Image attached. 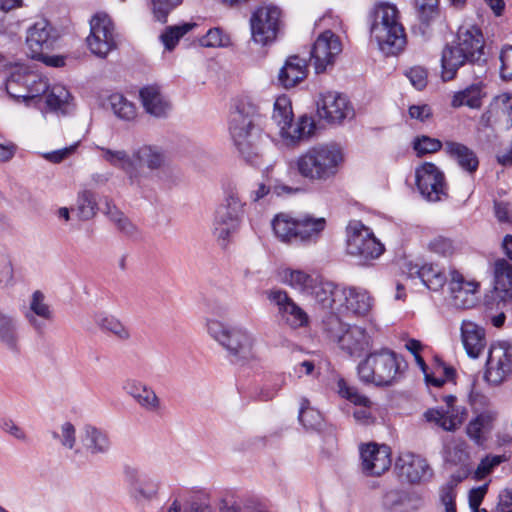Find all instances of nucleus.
Wrapping results in <instances>:
<instances>
[{
    "mask_svg": "<svg viewBox=\"0 0 512 512\" xmlns=\"http://www.w3.org/2000/svg\"><path fill=\"white\" fill-rule=\"evenodd\" d=\"M484 38L477 27L460 30L457 40L444 46L441 53V78L444 82L456 78L457 72L479 80L454 94L451 105L454 108L468 106L476 109L482 105L484 84L481 81L488 72V61L484 52Z\"/></svg>",
    "mask_w": 512,
    "mask_h": 512,
    "instance_id": "f257e3e1",
    "label": "nucleus"
},
{
    "mask_svg": "<svg viewBox=\"0 0 512 512\" xmlns=\"http://www.w3.org/2000/svg\"><path fill=\"white\" fill-rule=\"evenodd\" d=\"M259 118V108L249 98L238 99L229 118V133L233 143L245 162L253 167L262 165L257 145L261 135Z\"/></svg>",
    "mask_w": 512,
    "mask_h": 512,
    "instance_id": "f03ea898",
    "label": "nucleus"
},
{
    "mask_svg": "<svg viewBox=\"0 0 512 512\" xmlns=\"http://www.w3.org/2000/svg\"><path fill=\"white\" fill-rule=\"evenodd\" d=\"M344 157L335 144H318L297 156L289 167L311 184H324L338 173Z\"/></svg>",
    "mask_w": 512,
    "mask_h": 512,
    "instance_id": "7ed1b4c3",
    "label": "nucleus"
},
{
    "mask_svg": "<svg viewBox=\"0 0 512 512\" xmlns=\"http://www.w3.org/2000/svg\"><path fill=\"white\" fill-rule=\"evenodd\" d=\"M407 369L408 363L402 355L382 348L370 352L358 364L357 373L366 384H392L402 381Z\"/></svg>",
    "mask_w": 512,
    "mask_h": 512,
    "instance_id": "20e7f679",
    "label": "nucleus"
},
{
    "mask_svg": "<svg viewBox=\"0 0 512 512\" xmlns=\"http://www.w3.org/2000/svg\"><path fill=\"white\" fill-rule=\"evenodd\" d=\"M370 34L375 38L379 49L386 55H396L406 44L403 26L398 21L395 5L380 4L371 14Z\"/></svg>",
    "mask_w": 512,
    "mask_h": 512,
    "instance_id": "39448f33",
    "label": "nucleus"
},
{
    "mask_svg": "<svg viewBox=\"0 0 512 512\" xmlns=\"http://www.w3.org/2000/svg\"><path fill=\"white\" fill-rule=\"evenodd\" d=\"M209 335L217 341L226 351L231 363L245 362L253 359L254 338L240 327H228L217 320L207 322Z\"/></svg>",
    "mask_w": 512,
    "mask_h": 512,
    "instance_id": "423d86ee",
    "label": "nucleus"
},
{
    "mask_svg": "<svg viewBox=\"0 0 512 512\" xmlns=\"http://www.w3.org/2000/svg\"><path fill=\"white\" fill-rule=\"evenodd\" d=\"M244 203L239 197L236 188H228L225 191L223 202L217 207L213 221V234L221 246H226L230 236L240 226L243 214Z\"/></svg>",
    "mask_w": 512,
    "mask_h": 512,
    "instance_id": "0eeeda50",
    "label": "nucleus"
},
{
    "mask_svg": "<svg viewBox=\"0 0 512 512\" xmlns=\"http://www.w3.org/2000/svg\"><path fill=\"white\" fill-rule=\"evenodd\" d=\"M346 231L347 253L356 258L358 264L365 265L383 253V244L375 237L373 231L361 221H350Z\"/></svg>",
    "mask_w": 512,
    "mask_h": 512,
    "instance_id": "6e6552de",
    "label": "nucleus"
},
{
    "mask_svg": "<svg viewBox=\"0 0 512 512\" xmlns=\"http://www.w3.org/2000/svg\"><path fill=\"white\" fill-rule=\"evenodd\" d=\"M281 10L276 6H262L253 11L250 17L251 36L262 46L273 43L280 30Z\"/></svg>",
    "mask_w": 512,
    "mask_h": 512,
    "instance_id": "1a4fd4ad",
    "label": "nucleus"
},
{
    "mask_svg": "<svg viewBox=\"0 0 512 512\" xmlns=\"http://www.w3.org/2000/svg\"><path fill=\"white\" fill-rule=\"evenodd\" d=\"M5 88L10 97L29 101L45 94L49 85L39 75L17 69L6 79Z\"/></svg>",
    "mask_w": 512,
    "mask_h": 512,
    "instance_id": "9d476101",
    "label": "nucleus"
},
{
    "mask_svg": "<svg viewBox=\"0 0 512 512\" xmlns=\"http://www.w3.org/2000/svg\"><path fill=\"white\" fill-rule=\"evenodd\" d=\"M113 24L106 14L97 13L90 20V34L87 45L90 51L101 58L116 48Z\"/></svg>",
    "mask_w": 512,
    "mask_h": 512,
    "instance_id": "9b49d317",
    "label": "nucleus"
},
{
    "mask_svg": "<svg viewBox=\"0 0 512 512\" xmlns=\"http://www.w3.org/2000/svg\"><path fill=\"white\" fill-rule=\"evenodd\" d=\"M317 114L328 124H341L346 118L353 117L354 110L345 95L327 91L317 101Z\"/></svg>",
    "mask_w": 512,
    "mask_h": 512,
    "instance_id": "f8f14e48",
    "label": "nucleus"
},
{
    "mask_svg": "<svg viewBox=\"0 0 512 512\" xmlns=\"http://www.w3.org/2000/svg\"><path fill=\"white\" fill-rule=\"evenodd\" d=\"M342 51V44L338 36L331 30L322 32L314 42L310 55L313 60L315 72L323 73L329 65H333L335 57Z\"/></svg>",
    "mask_w": 512,
    "mask_h": 512,
    "instance_id": "ddd939ff",
    "label": "nucleus"
},
{
    "mask_svg": "<svg viewBox=\"0 0 512 512\" xmlns=\"http://www.w3.org/2000/svg\"><path fill=\"white\" fill-rule=\"evenodd\" d=\"M443 459L449 468H457L451 475L463 481L472 473V461L468 444L462 439H452L443 447Z\"/></svg>",
    "mask_w": 512,
    "mask_h": 512,
    "instance_id": "4468645a",
    "label": "nucleus"
},
{
    "mask_svg": "<svg viewBox=\"0 0 512 512\" xmlns=\"http://www.w3.org/2000/svg\"><path fill=\"white\" fill-rule=\"evenodd\" d=\"M58 37L57 30L46 19L35 22L27 30L26 37L31 58H39L43 52L52 50Z\"/></svg>",
    "mask_w": 512,
    "mask_h": 512,
    "instance_id": "2eb2a0df",
    "label": "nucleus"
},
{
    "mask_svg": "<svg viewBox=\"0 0 512 512\" xmlns=\"http://www.w3.org/2000/svg\"><path fill=\"white\" fill-rule=\"evenodd\" d=\"M363 472L368 476H380L391 466V449L377 443L363 444L360 447Z\"/></svg>",
    "mask_w": 512,
    "mask_h": 512,
    "instance_id": "dca6fc26",
    "label": "nucleus"
},
{
    "mask_svg": "<svg viewBox=\"0 0 512 512\" xmlns=\"http://www.w3.org/2000/svg\"><path fill=\"white\" fill-rule=\"evenodd\" d=\"M268 300L275 304L282 319L292 328L304 327L308 324L307 313L289 297L282 289L267 291Z\"/></svg>",
    "mask_w": 512,
    "mask_h": 512,
    "instance_id": "f3484780",
    "label": "nucleus"
},
{
    "mask_svg": "<svg viewBox=\"0 0 512 512\" xmlns=\"http://www.w3.org/2000/svg\"><path fill=\"white\" fill-rule=\"evenodd\" d=\"M479 123L483 128L512 127V95L504 93L495 97L481 115Z\"/></svg>",
    "mask_w": 512,
    "mask_h": 512,
    "instance_id": "a211bd4d",
    "label": "nucleus"
},
{
    "mask_svg": "<svg viewBox=\"0 0 512 512\" xmlns=\"http://www.w3.org/2000/svg\"><path fill=\"white\" fill-rule=\"evenodd\" d=\"M336 300L339 313L364 316L372 307V298L369 293L356 287L342 288V291H337Z\"/></svg>",
    "mask_w": 512,
    "mask_h": 512,
    "instance_id": "6ab92c4d",
    "label": "nucleus"
},
{
    "mask_svg": "<svg viewBox=\"0 0 512 512\" xmlns=\"http://www.w3.org/2000/svg\"><path fill=\"white\" fill-rule=\"evenodd\" d=\"M124 479L128 484L129 494L137 501L152 500L158 494L159 482L132 466L124 467Z\"/></svg>",
    "mask_w": 512,
    "mask_h": 512,
    "instance_id": "aec40b11",
    "label": "nucleus"
},
{
    "mask_svg": "<svg viewBox=\"0 0 512 512\" xmlns=\"http://www.w3.org/2000/svg\"><path fill=\"white\" fill-rule=\"evenodd\" d=\"M395 468L401 478L409 483H419L432 475V470L426 459L411 452L400 454Z\"/></svg>",
    "mask_w": 512,
    "mask_h": 512,
    "instance_id": "412c9836",
    "label": "nucleus"
},
{
    "mask_svg": "<svg viewBox=\"0 0 512 512\" xmlns=\"http://www.w3.org/2000/svg\"><path fill=\"white\" fill-rule=\"evenodd\" d=\"M25 319L39 335L44 334L47 324L53 320V311L45 303V296L41 291L33 292Z\"/></svg>",
    "mask_w": 512,
    "mask_h": 512,
    "instance_id": "4be33fe9",
    "label": "nucleus"
},
{
    "mask_svg": "<svg viewBox=\"0 0 512 512\" xmlns=\"http://www.w3.org/2000/svg\"><path fill=\"white\" fill-rule=\"evenodd\" d=\"M449 290L453 305L457 308H470L474 305L473 295L477 292L479 284L475 281H467L457 270L450 272Z\"/></svg>",
    "mask_w": 512,
    "mask_h": 512,
    "instance_id": "5701e85b",
    "label": "nucleus"
},
{
    "mask_svg": "<svg viewBox=\"0 0 512 512\" xmlns=\"http://www.w3.org/2000/svg\"><path fill=\"white\" fill-rule=\"evenodd\" d=\"M338 345L351 357H360L372 346V339L367 331L356 325H348L340 337Z\"/></svg>",
    "mask_w": 512,
    "mask_h": 512,
    "instance_id": "b1692460",
    "label": "nucleus"
},
{
    "mask_svg": "<svg viewBox=\"0 0 512 512\" xmlns=\"http://www.w3.org/2000/svg\"><path fill=\"white\" fill-rule=\"evenodd\" d=\"M139 97L145 111L157 118L167 117L171 104L161 93L157 85H148L140 89Z\"/></svg>",
    "mask_w": 512,
    "mask_h": 512,
    "instance_id": "393cba45",
    "label": "nucleus"
},
{
    "mask_svg": "<svg viewBox=\"0 0 512 512\" xmlns=\"http://www.w3.org/2000/svg\"><path fill=\"white\" fill-rule=\"evenodd\" d=\"M461 338L470 358H478L486 347L485 329L472 321L463 320Z\"/></svg>",
    "mask_w": 512,
    "mask_h": 512,
    "instance_id": "a878e982",
    "label": "nucleus"
},
{
    "mask_svg": "<svg viewBox=\"0 0 512 512\" xmlns=\"http://www.w3.org/2000/svg\"><path fill=\"white\" fill-rule=\"evenodd\" d=\"M325 228L326 219L324 217H315L311 214L299 215L296 243L304 245L316 243Z\"/></svg>",
    "mask_w": 512,
    "mask_h": 512,
    "instance_id": "bb28decb",
    "label": "nucleus"
},
{
    "mask_svg": "<svg viewBox=\"0 0 512 512\" xmlns=\"http://www.w3.org/2000/svg\"><path fill=\"white\" fill-rule=\"evenodd\" d=\"M308 65L305 59L298 55L287 58L278 74V81L284 88L289 89L303 81L307 76Z\"/></svg>",
    "mask_w": 512,
    "mask_h": 512,
    "instance_id": "cd10ccee",
    "label": "nucleus"
},
{
    "mask_svg": "<svg viewBox=\"0 0 512 512\" xmlns=\"http://www.w3.org/2000/svg\"><path fill=\"white\" fill-rule=\"evenodd\" d=\"M409 275L412 278L418 277L431 291L441 290L447 282L444 270L432 263L424 264L421 267L410 265Z\"/></svg>",
    "mask_w": 512,
    "mask_h": 512,
    "instance_id": "c85d7f7f",
    "label": "nucleus"
},
{
    "mask_svg": "<svg viewBox=\"0 0 512 512\" xmlns=\"http://www.w3.org/2000/svg\"><path fill=\"white\" fill-rule=\"evenodd\" d=\"M502 350V356L499 357L496 365V369L493 368V351L489 352L487 365L488 368L485 372V379L489 384H500L505 380V376L511 372L512 369V344H507L504 347H500Z\"/></svg>",
    "mask_w": 512,
    "mask_h": 512,
    "instance_id": "c756f323",
    "label": "nucleus"
},
{
    "mask_svg": "<svg viewBox=\"0 0 512 512\" xmlns=\"http://www.w3.org/2000/svg\"><path fill=\"white\" fill-rule=\"evenodd\" d=\"M446 154L454 159L458 165L469 174L477 171L479 160L476 153L468 146L454 141H446L444 144Z\"/></svg>",
    "mask_w": 512,
    "mask_h": 512,
    "instance_id": "7c9ffc66",
    "label": "nucleus"
},
{
    "mask_svg": "<svg viewBox=\"0 0 512 512\" xmlns=\"http://www.w3.org/2000/svg\"><path fill=\"white\" fill-rule=\"evenodd\" d=\"M82 442L86 451L91 455L106 454L109 452L111 442L108 434L90 424L83 428Z\"/></svg>",
    "mask_w": 512,
    "mask_h": 512,
    "instance_id": "2f4dec72",
    "label": "nucleus"
},
{
    "mask_svg": "<svg viewBox=\"0 0 512 512\" xmlns=\"http://www.w3.org/2000/svg\"><path fill=\"white\" fill-rule=\"evenodd\" d=\"M338 394L350 401L351 403L361 406L356 409L353 413L355 420L361 424L368 425L373 422L371 413L367 410L370 407L371 401L368 397L361 395L357 392L355 386H338Z\"/></svg>",
    "mask_w": 512,
    "mask_h": 512,
    "instance_id": "473e14b6",
    "label": "nucleus"
},
{
    "mask_svg": "<svg viewBox=\"0 0 512 512\" xmlns=\"http://www.w3.org/2000/svg\"><path fill=\"white\" fill-rule=\"evenodd\" d=\"M103 213L114 224L116 229L125 237L132 240H138L141 238V233L138 227L132 223V221L122 211H120L109 201H106Z\"/></svg>",
    "mask_w": 512,
    "mask_h": 512,
    "instance_id": "72a5a7b5",
    "label": "nucleus"
},
{
    "mask_svg": "<svg viewBox=\"0 0 512 512\" xmlns=\"http://www.w3.org/2000/svg\"><path fill=\"white\" fill-rule=\"evenodd\" d=\"M494 289L503 300H512V264L499 259L494 265Z\"/></svg>",
    "mask_w": 512,
    "mask_h": 512,
    "instance_id": "f704fd0d",
    "label": "nucleus"
},
{
    "mask_svg": "<svg viewBox=\"0 0 512 512\" xmlns=\"http://www.w3.org/2000/svg\"><path fill=\"white\" fill-rule=\"evenodd\" d=\"M342 291V288L331 282L314 281L307 294L314 297L322 308L329 310H337L338 301L336 300V292Z\"/></svg>",
    "mask_w": 512,
    "mask_h": 512,
    "instance_id": "c9c22d12",
    "label": "nucleus"
},
{
    "mask_svg": "<svg viewBox=\"0 0 512 512\" xmlns=\"http://www.w3.org/2000/svg\"><path fill=\"white\" fill-rule=\"evenodd\" d=\"M134 160V183L138 182V168L148 167L151 170L158 169L163 162L162 154L152 146L144 145L132 153Z\"/></svg>",
    "mask_w": 512,
    "mask_h": 512,
    "instance_id": "e433bc0d",
    "label": "nucleus"
},
{
    "mask_svg": "<svg viewBox=\"0 0 512 512\" xmlns=\"http://www.w3.org/2000/svg\"><path fill=\"white\" fill-rule=\"evenodd\" d=\"M272 229L276 237L285 243H296L298 233V217L289 214H277L272 220Z\"/></svg>",
    "mask_w": 512,
    "mask_h": 512,
    "instance_id": "4c0bfd02",
    "label": "nucleus"
},
{
    "mask_svg": "<svg viewBox=\"0 0 512 512\" xmlns=\"http://www.w3.org/2000/svg\"><path fill=\"white\" fill-rule=\"evenodd\" d=\"M414 8L422 34L440 16L439 0H414Z\"/></svg>",
    "mask_w": 512,
    "mask_h": 512,
    "instance_id": "58836bf2",
    "label": "nucleus"
},
{
    "mask_svg": "<svg viewBox=\"0 0 512 512\" xmlns=\"http://www.w3.org/2000/svg\"><path fill=\"white\" fill-rule=\"evenodd\" d=\"M298 420L307 432H320L325 425L322 414L311 407L307 398L301 399Z\"/></svg>",
    "mask_w": 512,
    "mask_h": 512,
    "instance_id": "ea45409f",
    "label": "nucleus"
},
{
    "mask_svg": "<svg viewBox=\"0 0 512 512\" xmlns=\"http://www.w3.org/2000/svg\"><path fill=\"white\" fill-rule=\"evenodd\" d=\"M103 152V159L110 165L123 170L129 177L131 184H134V160L125 150H112L98 147Z\"/></svg>",
    "mask_w": 512,
    "mask_h": 512,
    "instance_id": "a19ab883",
    "label": "nucleus"
},
{
    "mask_svg": "<svg viewBox=\"0 0 512 512\" xmlns=\"http://www.w3.org/2000/svg\"><path fill=\"white\" fill-rule=\"evenodd\" d=\"M493 421V415L489 413H481L468 423L466 432L476 444L481 445L486 440L487 435L491 432L493 428Z\"/></svg>",
    "mask_w": 512,
    "mask_h": 512,
    "instance_id": "79ce46f5",
    "label": "nucleus"
},
{
    "mask_svg": "<svg viewBox=\"0 0 512 512\" xmlns=\"http://www.w3.org/2000/svg\"><path fill=\"white\" fill-rule=\"evenodd\" d=\"M0 342L13 353H19L17 326L15 320L0 312Z\"/></svg>",
    "mask_w": 512,
    "mask_h": 512,
    "instance_id": "37998d69",
    "label": "nucleus"
},
{
    "mask_svg": "<svg viewBox=\"0 0 512 512\" xmlns=\"http://www.w3.org/2000/svg\"><path fill=\"white\" fill-rule=\"evenodd\" d=\"M71 98L70 92L64 86L55 85L46 96V105L50 111L66 115L69 113Z\"/></svg>",
    "mask_w": 512,
    "mask_h": 512,
    "instance_id": "c03bdc74",
    "label": "nucleus"
},
{
    "mask_svg": "<svg viewBox=\"0 0 512 512\" xmlns=\"http://www.w3.org/2000/svg\"><path fill=\"white\" fill-rule=\"evenodd\" d=\"M108 103L115 116L124 121H132L136 118L137 110L133 102L120 93L111 94Z\"/></svg>",
    "mask_w": 512,
    "mask_h": 512,
    "instance_id": "a18cd8bd",
    "label": "nucleus"
},
{
    "mask_svg": "<svg viewBox=\"0 0 512 512\" xmlns=\"http://www.w3.org/2000/svg\"><path fill=\"white\" fill-rule=\"evenodd\" d=\"M272 119L279 126L281 135H285V129L291 128L293 112L290 100L285 97H278L274 103Z\"/></svg>",
    "mask_w": 512,
    "mask_h": 512,
    "instance_id": "49530a36",
    "label": "nucleus"
},
{
    "mask_svg": "<svg viewBox=\"0 0 512 512\" xmlns=\"http://www.w3.org/2000/svg\"><path fill=\"white\" fill-rule=\"evenodd\" d=\"M96 324L102 331L112 334L119 340L126 341L131 336L129 329L113 315L99 314L96 317Z\"/></svg>",
    "mask_w": 512,
    "mask_h": 512,
    "instance_id": "de8ad7c7",
    "label": "nucleus"
},
{
    "mask_svg": "<svg viewBox=\"0 0 512 512\" xmlns=\"http://www.w3.org/2000/svg\"><path fill=\"white\" fill-rule=\"evenodd\" d=\"M124 388L140 406L148 410H155L158 408L159 398L150 386H124Z\"/></svg>",
    "mask_w": 512,
    "mask_h": 512,
    "instance_id": "09e8293b",
    "label": "nucleus"
},
{
    "mask_svg": "<svg viewBox=\"0 0 512 512\" xmlns=\"http://www.w3.org/2000/svg\"><path fill=\"white\" fill-rule=\"evenodd\" d=\"M444 173L431 162H425L421 166L416 168L415 171V181L418 189H423L426 191L428 189V185L437 181L438 179H443Z\"/></svg>",
    "mask_w": 512,
    "mask_h": 512,
    "instance_id": "8fccbe9b",
    "label": "nucleus"
},
{
    "mask_svg": "<svg viewBox=\"0 0 512 512\" xmlns=\"http://www.w3.org/2000/svg\"><path fill=\"white\" fill-rule=\"evenodd\" d=\"M282 280L292 288L307 294L316 279L304 271L288 268L283 270Z\"/></svg>",
    "mask_w": 512,
    "mask_h": 512,
    "instance_id": "3c124183",
    "label": "nucleus"
},
{
    "mask_svg": "<svg viewBox=\"0 0 512 512\" xmlns=\"http://www.w3.org/2000/svg\"><path fill=\"white\" fill-rule=\"evenodd\" d=\"M196 26V23L191 22L168 26L160 35V40L166 50L172 51L177 46L180 38H182Z\"/></svg>",
    "mask_w": 512,
    "mask_h": 512,
    "instance_id": "603ef678",
    "label": "nucleus"
},
{
    "mask_svg": "<svg viewBox=\"0 0 512 512\" xmlns=\"http://www.w3.org/2000/svg\"><path fill=\"white\" fill-rule=\"evenodd\" d=\"M98 205L95 193L91 190H84L78 194L77 215L81 220H90L96 215Z\"/></svg>",
    "mask_w": 512,
    "mask_h": 512,
    "instance_id": "864d4df0",
    "label": "nucleus"
},
{
    "mask_svg": "<svg viewBox=\"0 0 512 512\" xmlns=\"http://www.w3.org/2000/svg\"><path fill=\"white\" fill-rule=\"evenodd\" d=\"M314 130V121L307 116H302L297 124L293 125L291 123V128L285 129V135L282 136L290 138L292 141H300L310 138Z\"/></svg>",
    "mask_w": 512,
    "mask_h": 512,
    "instance_id": "5fc2aeb1",
    "label": "nucleus"
},
{
    "mask_svg": "<svg viewBox=\"0 0 512 512\" xmlns=\"http://www.w3.org/2000/svg\"><path fill=\"white\" fill-rule=\"evenodd\" d=\"M183 0H148V7L154 21L165 24L169 14L178 7Z\"/></svg>",
    "mask_w": 512,
    "mask_h": 512,
    "instance_id": "6e6d98bb",
    "label": "nucleus"
},
{
    "mask_svg": "<svg viewBox=\"0 0 512 512\" xmlns=\"http://www.w3.org/2000/svg\"><path fill=\"white\" fill-rule=\"evenodd\" d=\"M238 393L243 400L268 401L276 395L274 386H238Z\"/></svg>",
    "mask_w": 512,
    "mask_h": 512,
    "instance_id": "4d7b16f0",
    "label": "nucleus"
},
{
    "mask_svg": "<svg viewBox=\"0 0 512 512\" xmlns=\"http://www.w3.org/2000/svg\"><path fill=\"white\" fill-rule=\"evenodd\" d=\"M337 310H330L323 319V329L328 337L333 341L339 342L340 337L345 333L348 325L342 322Z\"/></svg>",
    "mask_w": 512,
    "mask_h": 512,
    "instance_id": "13d9d810",
    "label": "nucleus"
},
{
    "mask_svg": "<svg viewBox=\"0 0 512 512\" xmlns=\"http://www.w3.org/2000/svg\"><path fill=\"white\" fill-rule=\"evenodd\" d=\"M461 482L462 481H456V477L451 476L449 481L441 487L440 500L445 506L446 512H456V487Z\"/></svg>",
    "mask_w": 512,
    "mask_h": 512,
    "instance_id": "bf43d9fd",
    "label": "nucleus"
},
{
    "mask_svg": "<svg viewBox=\"0 0 512 512\" xmlns=\"http://www.w3.org/2000/svg\"><path fill=\"white\" fill-rule=\"evenodd\" d=\"M420 194L424 199L429 202H438L447 198V184L445 182V177L443 179H438L437 181L430 183L428 185V189L424 191L423 189H418Z\"/></svg>",
    "mask_w": 512,
    "mask_h": 512,
    "instance_id": "052dcab7",
    "label": "nucleus"
},
{
    "mask_svg": "<svg viewBox=\"0 0 512 512\" xmlns=\"http://www.w3.org/2000/svg\"><path fill=\"white\" fill-rule=\"evenodd\" d=\"M413 148L419 155L435 153L442 148V142L439 139L423 135L415 138Z\"/></svg>",
    "mask_w": 512,
    "mask_h": 512,
    "instance_id": "680f3d73",
    "label": "nucleus"
},
{
    "mask_svg": "<svg viewBox=\"0 0 512 512\" xmlns=\"http://www.w3.org/2000/svg\"><path fill=\"white\" fill-rule=\"evenodd\" d=\"M428 249L434 254L448 257L454 252V244L450 238L439 235L429 242Z\"/></svg>",
    "mask_w": 512,
    "mask_h": 512,
    "instance_id": "e2e57ef3",
    "label": "nucleus"
},
{
    "mask_svg": "<svg viewBox=\"0 0 512 512\" xmlns=\"http://www.w3.org/2000/svg\"><path fill=\"white\" fill-rule=\"evenodd\" d=\"M407 495L399 489L386 491L382 496V507L387 511H393L400 507L406 500Z\"/></svg>",
    "mask_w": 512,
    "mask_h": 512,
    "instance_id": "0e129e2a",
    "label": "nucleus"
},
{
    "mask_svg": "<svg viewBox=\"0 0 512 512\" xmlns=\"http://www.w3.org/2000/svg\"><path fill=\"white\" fill-rule=\"evenodd\" d=\"M405 76L417 90H423L428 83V72L422 66H413L405 71Z\"/></svg>",
    "mask_w": 512,
    "mask_h": 512,
    "instance_id": "69168bd1",
    "label": "nucleus"
},
{
    "mask_svg": "<svg viewBox=\"0 0 512 512\" xmlns=\"http://www.w3.org/2000/svg\"><path fill=\"white\" fill-rule=\"evenodd\" d=\"M433 369L435 372V376L439 379L444 380V384L446 382H455L456 381V370L454 367L447 365L440 357H434Z\"/></svg>",
    "mask_w": 512,
    "mask_h": 512,
    "instance_id": "338daca9",
    "label": "nucleus"
},
{
    "mask_svg": "<svg viewBox=\"0 0 512 512\" xmlns=\"http://www.w3.org/2000/svg\"><path fill=\"white\" fill-rule=\"evenodd\" d=\"M500 75L504 80H512V45L502 48L500 53Z\"/></svg>",
    "mask_w": 512,
    "mask_h": 512,
    "instance_id": "774afa93",
    "label": "nucleus"
}]
</instances>
